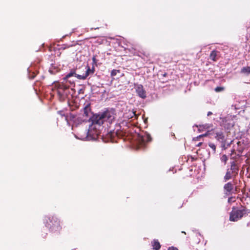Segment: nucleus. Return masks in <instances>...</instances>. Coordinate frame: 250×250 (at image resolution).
<instances>
[{
    "instance_id": "dca6fc26",
    "label": "nucleus",
    "mask_w": 250,
    "mask_h": 250,
    "mask_svg": "<svg viewBox=\"0 0 250 250\" xmlns=\"http://www.w3.org/2000/svg\"><path fill=\"white\" fill-rule=\"evenodd\" d=\"M240 73L245 75H249L250 74V65L243 67L241 70Z\"/></svg>"
},
{
    "instance_id": "cd10ccee",
    "label": "nucleus",
    "mask_w": 250,
    "mask_h": 250,
    "mask_svg": "<svg viewBox=\"0 0 250 250\" xmlns=\"http://www.w3.org/2000/svg\"><path fill=\"white\" fill-rule=\"evenodd\" d=\"M115 134H116V135L118 137H120V135L119 134L118 132L116 131Z\"/></svg>"
},
{
    "instance_id": "bb28decb",
    "label": "nucleus",
    "mask_w": 250,
    "mask_h": 250,
    "mask_svg": "<svg viewBox=\"0 0 250 250\" xmlns=\"http://www.w3.org/2000/svg\"><path fill=\"white\" fill-rule=\"evenodd\" d=\"M212 112L211 111H209V112H208L207 115L208 116H210V115H212Z\"/></svg>"
},
{
    "instance_id": "412c9836",
    "label": "nucleus",
    "mask_w": 250,
    "mask_h": 250,
    "mask_svg": "<svg viewBox=\"0 0 250 250\" xmlns=\"http://www.w3.org/2000/svg\"><path fill=\"white\" fill-rule=\"evenodd\" d=\"M224 89L225 88L223 86H217L215 88L214 90L216 92H220L223 91Z\"/></svg>"
},
{
    "instance_id": "20e7f679",
    "label": "nucleus",
    "mask_w": 250,
    "mask_h": 250,
    "mask_svg": "<svg viewBox=\"0 0 250 250\" xmlns=\"http://www.w3.org/2000/svg\"><path fill=\"white\" fill-rule=\"evenodd\" d=\"M212 131L215 139L221 144V147L224 149H227L230 146L232 141L229 143L227 138L222 130L214 129Z\"/></svg>"
},
{
    "instance_id": "f257e3e1",
    "label": "nucleus",
    "mask_w": 250,
    "mask_h": 250,
    "mask_svg": "<svg viewBox=\"0 0 250 250\" xmlns=\"http://www.w3.org/2000/svg\"><path fill=\"white\" fill-rule=\"evenodd\" d=\"M115 118L114 111L111 109H106L103 112L93 115L90 119L93 124L101 125L105 122L109 124H112Z\"/></svg>"
},
{
    "instance_id": "473e14b6",
    "label": "nucleus",
    "mask_w": 250,
    "mask_h": 250,
    "mask_svg": "<svg viewBox=\"0 0 250 250\" xmlns=\"http://www.w3.org/2000/svg\"><path fill=\"white\" fill-rule=\"evenodd\" d=\"M235 190L236 191H237V188H236V187L235 188Z\"/></svg>"
},
{
    "instance_id": "4468645a",
    "label": "nucleus",
    "mask_w": 250,
    "mask_h": 250,
    "mask_svg": "<svg viewBox=\"0 0 250 250\" xmlns=\"http://www.w3.org/2000/svg\"><path fill=\"white\" fill-rule=\"evenodd\" d=\"M219 52L216 50L212 51L209 55V59L214 61L216 62L218 60V54Z\"/></svg>"
},
{
    "instance_id": "7c9ffc66",
    "label": "nucleus",
    "mask_w": 250,
    "mask_h": 250,
    "mask_svg": "<svg viewBox=\"0 0 250 250\" xmlns=\"http://www.w3.org/2000/svg\"><path fill=\"white\" fill-rule=\"evenodd\" d=\"M133 55H138V56H140V57L141 56L140 55H139V54H137L136 53H135H135H134Z\"/></svg>"
},
{
    "instance_id": "ddd939ff",
    "label": "nucleus",
    "mask_w": 250,
    "mask_h": 250,
    "mask_svg": "<svg viewBox=\"0 0 250 250\" xmlns=\"http://www.w3.org/2000/svg\"><path fill=\"white\" fill-rule=\"evenodd\" d=\"M239 211L241 215V218L247 216L250 213V209L245 207H242L241 208L239 209Z\"/></svg>"
},
{
    "instance_id": "7ed1b4c3",
    "label": "nucleus",
    "mask_w": 250,
    "mask_h": 250,
    "mask_svg": "<svg viewBox=\"0 0 250 250\" xmlns=\"http://www.w3.org/2000/svg\"><path fill=\"white\" fill-rule=\"evenodd\" d=\"M239 170V165L235 161L230 163V167L227 169L226 173L224 177L225 181L235 178L238 174Z\"/></svg>"
},
{
    "instance_id": "b1692460",
    "label": "nucleus",
    "mask_w": 250,
    "mask_h": 250,
    "mask_svg": "<svg viewBox=\"0 0 250 250\" xmlns=\"http://www.w3.org/2000/svg\"><path fill=\"white\" fill-rule=\"evenodd\" d=\"M73 45H66V44H63L62 45V48L63 49V50H64L65 49H67V48H69L70 46H72Z\"/></svg>"
},
{
    "instance_id": "aec40b11",
    "label": "nucleus",
    "mask_w": 250,
    "mask_h": 250,
    "mask_svg": "<svg viewBox=\"0 0 250 250\" xmlns=\"http://www.w3.org/2000/svg\"><path fill=\"white\" fill-rule=\"evenodd\" d=\"M120 73V70L118 69H113L111 72V76L113 77L115 76L118 73Z\"/></svg>"
},
{
    "instance_id": "a211bd4d",
    "label": "nucleus",
    "mask_w": 250,
    "mask_h": 250,
    "mask_svg": "<svg viewBox=\"0 0 250 250\" xmlns=\"http://www.w3.org/2000/svg\"><path fill=\"white\" fill-rule=\"evenodd\" d=\"M237 144L238 148H237L236 150L239 152V153L237 155H239L240 154H241L244 149V146L243 145V143H242L240 141H238Z\"/></svg>"
},
{
    "instance_id": "9b49d317",
    "label": "nucleus",
    "mask_w": 250,
    "mask_h": 250,
    "mask_svg": "<svg viewBox=\"0 0 250 250\" xmlns=\"http://www.w3.org/2000/svg\"><path fill=\"white\" fill-rule=\"evenodd\" d=\"M138 116V115L136 114V112L133 110H129L127 112L125 113L124 114L125 118L128 119H132L133 117L137 118Z\"/></svg>"
},
{
    "instance_id": "423d86ee",
    "label": "nucleus",
    "mask_w": 250,
    "mask_h": 250,
    "mask_svg": "<svg viewBox=\"0 0 250 250\" xmlns=\"http://www.w3.org/2000/svg\"><path fill=\"white\" fill-rule=\"evenodd\" d=\"M220 125L225 129L228 130L234 126V122L231 119L225 118L222 119Z\"/></svg>"
},
{
    "instance_id": "5701e85b",
    "label": "nucleus",
    "mask_w": 250,
    "mask_h": 250,
    "mask_svg": "<svg viewBox=\"0 0 250 250\" xmlns=\"http://www.w3.org/2000/svg\"><path fill=\"white\" fill-rule=\"evenodd\" d=\"M92 66H94V65L97 66V63L98 60H97L96 56H94L92 57Z\"/></svg>"
},
{
    "instance_id": "f03ea898",
    "label": "nucleus",
    "mask_w": 250,
    "mask_h": 250,
    "mask_svg": "<svg viewBox=\"0 0 250 250\" xmlns=\"http://www.w3.org/2000/svg\"><path fill=\"white\" fill-rule=\"evenodd\" d=\"M84 69L85 70V72L82 75L77 74L75 70H71L70 72L67 74L65 77L63 78V80H67L68 78L72 76H75L80 80H85L88 76L93 74L95 71V67L94 66H92V67L90 68L87 65L84 67Z\"/></svg>"
},
{
    "instance_id": "0eeeda50",
    "label": "nucleus",
    "mask_w": 250,
    "mask_h": 250,
    "mask_svg": "<svg viewBox=\"0 0 250 250\" xmlns=\"http://www.w3.org/2000/svg\"><path fill=\"white\" fill-rule=\"evenodd\" d=\"M239 209H235L233 208L230 213L229 220L231 221H237L242 218Z\"/></svg>"
},
{
    "instance_id": "f3484780",
    "label": "nucleus",
    "mask_w": 250,
    "mask_h": 250,
    "mask_svg": "<svg viewBox=\"0 0 250 250\" xmlns=\"http://www.w3.org/2000/svg\"><path fill=\"white\" fill-rule=\"evenodd\" d=\"M151 140V136L148 133H146L142 136V141L143 143L150 142Z\"/></svg>"
},
{
    "instance_id": "2f4dec72",
    "label": "nucleus",
    "mask_w": 250,
    "mask_h": 250,
    "mask_svg": "<svg viewBox=\"0 0 250 250\" xmlns=\"http://www.w3.org/2000/svg\"><path fill=\"white\" fill-rule=\"evenodd\" d=\"M202 144V143H199L197 146H199L201 145Z\"/></svg>"
},
{
    "instance_id": "c85d7f7f",
    "label": "nucleus",
    "mask_w": 250,
    "mask_h": 250,
    "mask_svg": "<svg viewBox=\"0 0 250 250\" xmlns=\"http://www.w3.org/2000/svg\"><path fill=\"white\" fill-rule=\"evenodd\" d=\"M162 75L163 77H166L167 75V73H165Z\"/></svg>"
},
{
    "instance_id": "1a4fd4ad",
    "label": "nucleus",
    "mask_w": 250,
    "mask_h": 250,
    "mask_svg": "<svg viewBox=\"0 0 250 250\" xmlns=\"http://www.w3.org/2000/svg\"><path fill=\"white\" fill-rule=\"evenodd\" d=\"M233 188L234 185L232 184L231 182H228L224 186L225 193L226 195H229L233 193Z\"/></svg>"
},
{
    "instance_id": "6e6552de",
    "label": "nucleus",
    "mask_w": 250,
    "mask_h": 250,
    "mask_svg": "<svg viewBox=\"0 0 250 250\" xmlns=\"http://www.w3.org/2000/svg\"><path fill=\"white\" fill-rule=\"evenodd\" d=\"M136 91L140 97L143 99H145L146 97V91L142 84H138L136 86Z\"/></svg>"
},
{
    "instance_id": "39448f33",
    "label": "nucleus",
    "mask_w": 250,
    "mask_h": 250,
    "mask_svg": "<svg viewBox=\"0 0 250 250\" xmlns=\"http://www.w3.org/2000/svg\"><path fill=\"white\" fill-rule=\"evenodd\" d=\"M45 226L53 232L60 231L62 229L59 220L55 216L48 217L46 219Z\"/></svg>"
},
{
    "instance_id": "a878e982",
    "label": "nucleus",
    "mask_w": 250,
    "mask_h": 250,
    "mask_svg": "<svg viewBox=\"0 0 250 250\" xmlns=\"http://www.w3.org/2000/svg\"><path fill=\"white\" fill-rule=\"evenodd\" d=\"M207 136V134L200 135L198 137H197L196 138H197V139H198V138H202V137H203L204 136Z\"/></svg>"
},
{
    "instance_id": "393cba45",
    "label": "nucleus",
    "mask_w": 250,
    "mask_h": 250,
    "mask_svg": "<svg viewBox=\"0 0 250 250\" xmlns=\"http://www.w3.org/2000/svg\"><path fill=\"white\" fill-rule=\"evenodd\" d=\"M168 250H178V249L176 248H175V247H169L168 249Z\"/></svg>"
},
{
    "instance_id": "6ab92c4d",
    "label": "nucleus",
    "mask_w": 250,
    "mask_h": 250,
    "mask_svg": "<svg viewBox=\"0 0 250 250\" xmlns=\"http://www.w3.org/2000/svg\"><path fill=\"white\" fill-rule=\"evenodd\" d=\"M220 160L222 162H223L226 165L228 160V156L226 154H224L221 157Z\"/></svg>"
},
{
    "instance_id": "f8f14e48",
    "label": "nucleus",
    "mask_w": 250,
    "mask_h": 250,
    "mask_svg": "<svg viewBox=\"0 0 250 250\" xmlns=\"http://www.w3.org/2000/svg\"><path fill=\"white\" fill-rule=\"evenodd\" d=\"M90 104H87L83 108V112L85 117H90L91 114V109L90 106Z\"/></svg>"
},
{
    "instance_id": "4be33fe9",
    "label": "nucleus",
    "mask_w": 250,
    "mask_h": 250,
    "mask_svg": "<svg viewBox=\"0 0 250 250\" xmlns=\"http://www.w3.org/2000/svg\"><path fill=\"white\" fill-rule=\"evenodd\" d=\"M208 146L213 150L214 152L216 151V146L215 144L210 143L208 144Z\"/></svg>"
},
{
    "instance_id": "2eb2a0df",
    "label": "nucleus",
    "mask_w": 250,
    "mask_h": 250,
    "mask_svg": "<svg viewBox=\"0 0 250 250\" xmlns=\"http://www.w3.org/2000/svg\"><path fill=\"white\" fill-rule=\"evenodd\" d=\"M151 245L154 250H159L161 247L160 243L157 239H154L151 241Z\"/></svg>"
},
{
    "instance_id": "9d476101",
    "label": "nucleus",
    "mask_w": 250,
    "mask_h": 250,
    "mask_svg": "<svg viewBox=\"0 0 250 250\" xmlns=\"http://www.w3.org/2000/svg\"><path fill=\"white\" fill-rule=\"evenodd\" d=\"M69 88V86H67L63 83L60 84L58 87V93L59 95L63 96L64 95H67V93H65V91Z\"/></svg>"
},
{
    "instance_id": "c756f323",
    "label": "nucleus",
    "mask_w": 250,
    "mask_h": 250,
    "mask_svg": "<svg viewBox=\"0 0 250 250\" xmlns=\"http://www.w3.org/2000/svg\"><path fill=\"white\" fill-rule=\"evenodd\" d=\"M114 133H115V132H113V133H111V134L110 135V136H111V137H114Z\"/></svg>"
}]
</instances>
